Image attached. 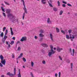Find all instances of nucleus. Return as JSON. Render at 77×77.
<instances>
[{
    "mask_svg": "<svg viewBox=\"0 0 77 77\" xmlns=\"http://www.w3.org/2000/svg\"><path fill=\"white\" fill-rule=\"evenodd\" d=\"M63 3L64 4H67V3L65 1H63Z\"/></svg>",
    "mask_w": 77,
    "mask_h": 77,
    "instance_id": "5fc2aeb1",
    "label": "nucleus"
},
{
    "mask_svg": "<svg viewBox=\"0 0 77 77\" xmlns=\"http://www.w3.org/2000/svg\"><path fill=\"white\" fill-rule=\"evenodd\" d=\"M3 36H4V33L3 32H2L0 34V37H1L2 38H3Z\"/></svg>",
    "mask_w": 77,
    "mask_h": 77,
    "instance_id": "f3484780",
    "label": "nucleus"
},
{
    "mask_svg": "<svg viewBox=\"0 0 77 77\" xmlns=\"http://www.w3.org/2000/svg\"><path fill=\"white\" fill-rule=\"evenodd\" d=\"M20 41L21 42H23V41H27V37L26 36L23 37L20 40Z\"/></svg>",
    "mask_w": 77,
    "mask_h": 77,
    "instance_id": "39448f33",
    "label": "nucleus"
},
{
    "mask_svg": "<svg viewBox=\"0 0 77 77\" xmlns=\"http://www.w3.org/2000/svg\"><path fill=\"white\" fill-rule=\"evenodd\" d=\"M17 50L19 51H20L21 50V47H19L17 48Z\"/></svg>",
    "mask_w": 77,
    "mask_h": 77,
    "instance_id": "c85d7f7f",
    "label": "nucleus"
},
{
    "mask_svg": "<svg viewBox=\"0 0 77 77\" xmlns=\"http://www.w3.org/2000/svg\"><path fill=\"white\" fill-rule=\"evenodd\" d=\"M13 17L14 16L12 14H9L8 15V17Z\"/></svg>",
    "mask_w": 77,
    "mask_h": 77,
    "instance_id": "5701e85b",
    "label": "nucleus"
},
{
    "mask_svg": "<svg viewBox=\"0 0 77 77\" xmlns=\"http://www.w3.org/2000/svg\"><path fill=\"white\" fill-rule=\"evenodd\" d=\"M47 0H41V3L43 5H45L46 4L47 2L45 1H46Z\"/></svg>",
    "mask_w": 77,
    "mask_h": 77,
    "instance_id": "9d476101",
    "label": "nucleus"
},
{
    "mask_svg": "<svg viewBox=\"0 0 77 77\" xmlns=\"http://www.w3.org/2000/svg\"><path fill=\"white\" fill-rule=\"evenodd\" d=\"M14 74H16V67L14 68Z\"/></svg>",
    "mask_w": 77,
    "mask_h": 77,
    "instance_id": "58836bf2",
    "label": "nucleus"
},
{
    "mask_svg": "<svg viewBox=\"0 0 77 77\" xmlns=\"http://www.w3.org/2000/svg\"><path fill=\"white\" fill-rule=\"evenodd\" d=\"M18 77H21V74H20V73H19L18 74Z\"/></svg>",
    "mask_w": 77,
    "mask_h": 77,
    "instance_id": "ea45409f",
    "label": "nucleus"
},
{
    "mask_svg": "<svg viewBox=\"0 0 77 77\" xmlns=\"http://www.w3.org/2000/svg\"><path fill=\"white\" fill-rule=\"evenodd\" d=\"M57 4H58V6H60V2H59V1H58L57 2Z\"/></svg>",
    "mask_w": 77,
    "mask_h": 77,
    "instance_id": "f704fd0d",
    "label": "nucleus"
},
{
    "mask_svg": "<svg viewBox=\"0 0 77 77\" xmlns=\"http://www.w3.org/2000/svg\"><path fill=\"white\" fill-rule=\"evenodd\" d=\"M53 10H54V11L55 12H56L57 11V9L56 8H54Z\"/></svg>",
    "mask_w": 77,
    "mask_h": 77,
    "instance_id": "393cba45",
    "label": "nucleus"
},
{
    "mask_svg": "<svg viewBox=\"0 0 77 77\" xmlns=\"http://www.w3.org/2000/svg\"><path fill=\"white\" fill-rule=\"evenodd\" d=\"M70 62V61H69V60H67V63H69Z\"/></svg>",
    "mask_w": 77,
    "mask_h": 77,
    "instance_id": "4d7b16f0",
    "label": "nucleus"
},
{
    "mask_svg": "<svg viewBox=\"0 0 77 77\" xmlns=\"http://www.w3.org/2000/svg\"><path fill=\"white\" fill-rule=\"evenodd\" d=\"M61 32L62 33H63V34H64V35H65V31H63V30H61Z\"/></svg>",
    "mask_w": 77,
    "mask_h": 77,
    "instance_id": "e433bc0d",
    "label": "nucleus"
},
{
    "mask_svg": "<svg viewBox=\"0 0 77 77\" xmlns=\"http://www.w3.org/2000/svg\"><path fill=\"white\" fill-rule=\"evenodd\" d=\"M0 58L1 60H3V59H4V58H3V56L2 55H0Z\"/></svg>",
    "mask_w": 77,
    "mask_h": 77,
    "instance_id": "6ab92c4d",
    "label": "nucleus"
},
{
    "mask_svg": "<svg viewBox=\"0 0 77 77\" xmlns=\"http://www.w3.org/2000/svg\"><path fill=\"white\" fill-rule=\"evenodd\" d=\"M20 41H18L17 42V44H18V43H20Z\"/></svg>",
    "mask_w": 77,
    "mask_h": 77,
    "instance_id": "0e129e2a",
    "label": "nucleus"
},
{
    "mask_svg": "<svg viewBox=\"0 0 77 77\" xmlns=\"http://www.w3.org/2000/svg\"><path fill=\"white\" fill-rule=\"evenodd\" d=\"M4 3L5 4V5H8V6H9L10 5L9 3H8V2L5 1Z\"/></svg>",
    "mask_w": 77,
    "mask_h": 77,
    "instance_id": "4be33fe9",
    "label": "nucleus"
},
{
    "mask_svg": "<svg viewBox=\"0 0 77 77\" xmlns=\"http://www.w3.org/2000/svg\"><path fill=\"white\" fill-rule=\"evenodd\" d=\"M63 11H60L59 15H62V14H63Z\"/></svg>",
    "mask_w": 77,
    "mask_h": 77,
    "instance_id": "412c9836",
    "label": "nucleus"
},
{
    "mask_svg": "<svg viewBox=\"0 0 77 77\" xmlns=\"http://www.w3.org/2000/svg\"><path fill=\"white\" fill-rule=\"evenodd\" d=\"M31 66H32V67H33L34 65V63H33V62H31Z\"/></svg>",
    "mask_w": 77,
    "mask_h": 77,
    "instance_id": "a878e982",
    "label": "nucleus"
},
{
    "mask_svg": "<svg viewBox=\"0 0 77 77\" xmlns=\"http://www.w3.org/2000/svg\"><path fill=\"white\" fill-rule=\"evenodd\" d=\"M10 30L11 32V35H14V32L12 31V28H10Z\"/></svg>",
    "mask_w": 77,
    "mask_h": 77,
    "instance_id": "2eb2a0df",
    "label": "nucleus"
},
{
    "mask_svg": "<svg viewBox=\"0 0 77 77\" xmlns=\"http://www.w3.org/2000/svg\"><path fill=\"white\" fill-rule=\"evenodd\" d=\"M73 46L75 48H76V47H75V44H74V43H73Z\"/></svg>",
    "mask_w": 77,
    "mask_h": 77,
    "instance_id": "49530a36",
    "label": "nucleus"
},
{
    "mask_svg": "<svg viewBox=\"0 0 77 77\" xmlns=\"http://www.w3.org/2000/svg\"><path fill=\"white\" fill-rule=\"evenodd\" d=\"M41 45H42V46H43V47H48V45H47L44 43L42 44Z\"/></svg>",
    "mask_w": 77,
    "mask_h": 77,
    "instance_id": "ddd939ff",
    "label": "nucleus"
},
{
    "mask_svg": "<svg viewBox=\"0 0 77 77\" xmlns=\"http://www.w3.org/2000/svg\"><path fill=\"white\" fill-rule=\"evenodd\" d=\"M2 14L4 16V17H6V14H5V13H4V12H3L2 13Z\"/></svg>",
    "mask_w": 77,
    "mask_h": 77,
    "instance_id": "79ce46f5",
    "label": "nucleus"
},
{
    "mask_svg": "<svg viewBox=\"0 0 77 77\" xmlns=\"http://www.w3.org/2000/svg\"><path fill=\"white\" fill-rule=\"evenodd\" d=\"M34 38L35 39H38V37L36 36H34Z\"/></svg>",
    "mask_w": 77,
    "mask_h": 77,
    "instance_id": "8fccbe9b",
    "label": "nucleus"
},
{
    "mask_svg": "<svg viewBox=\"0 0 77 77\" xmlns=\"http://www.w3.org/2000/svg\"><path fill=\"white\" fill-rule=\"evenodd\" d=\"M14 44V41H12L11 42V45H12Z\"/></svg>",
    "mask_w": 77,
    "mask_h": 77,
    "instance_id": "37998d69",
    "label": "nucleus"
},
{
    "mask_svg": "<svg viewBox=\"0 0 77 77\" xmlns=\"http://www.w3.org/2000/svg\"><path fill=\"white\" fill-rule=\"evenodd\" d=\"M21 2H23V5L24 6V8H23V9L24 11V12L23 14V20H24V17H25V14L26 13V14H27V9H26V6L25 5V3H24V0H22Z\"/></svg>",
    "mask_w": 77,
    "mask_h": 77,
    "instance_id": "f257e3e1",
    "label": "nucleus"
},
{
    "mask_svg": "<svg viewBox=\"0 0 77 77\" xmlns=\"http://www.w3.org/2000/svg\"><path fill=\"white\" fill-rule=\"evenodd\" d=\"M31 75V77H34V76H33V73L32 72L30 73Z\"/></svg>",
    "mask_w": 77,
    "mask_h": 77,
    "instance_id": "a19ab883",
    "label": "nucleus"
},
{
    "mask_svg": "<svg viewBox=\"0 0 77 77\" xmlns=\"http://www.w3.org/2000/svg\"><path fill=\"white\" fill-rule=\"evenodd\" d=\"M59 58L61 60H62V58L61 57V56H59Z\"/></svg>",
    "mask_w": 77,
    "mask_h": 77,
    "instance_id": "c9c22d12",
    "label": "nucleus"
},
{
    "mask_svg": "<svg viewBox=\"0 0 77 77\" xmlns=\"http://www.w3.org/2000/svg\"><path fill=\"white\" fill-rule=\"evenodd\" d=\"M62 6L64 8H65V7H66V5H65V4H63Z\"/></svg>",
    "mask_w": 77,
    "mask_h": 77,
    "instance_id": "09e8293b",
    "label": "nucleus"
},
{
    "mask_svg": "<svg viewBox=\"0 0 77 77\" xmlns=\"http://www.w3.org/2000/svg\"><path fill=\"white\" fill-rule=\"evenodd\" d=\"M5 40L4 39V38L2 39V41L4 44L5 43Z\"/></svg>",
    "mask_w": 77,
    "mask_h": 77,
    "instance_id": "473e14b6",
    "label": "nucleus"
},
{
    "mask_svg": "<svg viewBox=\"0 0 77 77\" xmlns=\"http://www.w3.org/2000/svg\"><path fill=\"white\" fill-rule=\"evenodd\" d=\"M1 63L4 65H5V64L6 63V60H1Z\"/></svg>",
    "mask_w": 77,
    "mask_h": 77,
    "instance_id": "9b49d317",
    "label": "nucleus"
},
{
    "mask_svg": "<svg viewBox=\"0 0 77 77\" xmlns=\"http://www.w3.org/2000/svg\"><path fill=\"white\" fill-rule=\"evenodd\" d=\"M66 37L67 39H70L71 41H73V39H74L75 38V35H70L69 37V35H66Z\"/></svg>",
    "mask_w": 77,
    "mask_h": 77,
    "instance_id": "f03ea898",
    "label": "nucleus"
},
{
    "mask_svg": "<svg viewBox=\"0 0 77 77\" xmlns=\"http://www.w3.org/2000/svg\"><path fill=\"white\" fill-rule=\"evenodd\" d=\"M6 13L7 14H10L11 13V9H7L6 10Z\"/></svg>",
    "mask_w": 77,
    "mask_h": 77,
    "instance_id": "6e6552de",
    "label": "nucleus"
},
{
    "mask_svg": "<svg viewBox=\"0 0 77 77\" xmlns=\"http://www.w3.org/2000/svg\"><path fill=\"white\" fill-rule=\"evenodd\" d=\"M70 66L71 69H72V67L73 66V64L72 63H71L70 64Z\"/></svg>",
    "mask_w": 77,
    "mask_h": 77,
    "instance_id": "7c9ffc66",
    "label": "nucleus"
},
{
    "mask_svg": "<svg viewBox=\"0 0 77 77\" xmlns=\"http://www.w3.org/2000/svg\"><path fill=\"white\" fill-rule=\"evenodd\" d=\"M56 53V51H49L48 52V56L49 57H51L52 54H54V53Z\"/></svg>",
    "mask_w": 77,
    "mask_h": 77,
    "instance_id": "7ed1b4c3",
    "label": "nucleus"
},
{
    "mask_svg": "<svg viewBox=\"0 0 77 77\" xmlns=\"http://www.w3.org/2000/svg\"><path fill=\"white\" fill-rule=\"evenodd\" d=\"M6 27H4V28H3V32H5V30H6Z\"/></svg>",
    "mask_w": 77,
    "mask_h": 77,
    "instance_id": "de8ad7c7",
    "label": "nucleus"
},
{
    "mask_svg": "<svg viewBox=\"0 0 77 77\" xmlns=\"http://www.w3.org/2000/svg\"><path fill=\"white\" fill-rule=\"evenodd\" d=\"M23 61H24V62H26V58H25L24 57L23 58Z\"/></svg>",
    "mask_w": 77,
    "mask_h": 77,
    "instance_id": "2f4dec72",
    "label": "nucleus"
},
{
    "mask_svg": "<svg viewBox=\"0 0 77 77\" xmlns=\"http://www.w3.org/2000/svg\"><path fill=\"white\" fill-rule=\"evenodd\" d=\"M67 5L68 6H72V5H71L69 4H67Z\"/></svg>",
    "mask_w": 77,
    "mask_h": 77,
    "instance_id": "3c124183",
    "label": "nucleus"
},
{
    "mask_svg": "<svg viewBox=\"0 0 77 77\" xmlns=\"http://www.w3.org/2000/svg\"><path fill=\"white\" fill-rule=\"evenodd\" d=\"M55 76L56 77H57V73H55Z\"/></svg>",
    "mask_w": 77,
    "mask_h": 77,
    "instance_id": "13d9d810",
    "label": "nucleus"
},
{
    "mask_svg": "<svg viewBox=\"0 0 77 77\" xmlns=\"http://www.w3.org/2000/svg\"><path fill=\"white\" fill-rule=\"evenodd\" d=\"M0 66L3 67V64H2V63H0Z\"/></svg>",
    "mask_w": 77,
    "mask_h": 77,
    "instance_id": "6e6d98bb",
    "label": "nucleus"
},
{
    "mask_svg": "<svg viewBox=\"0 0 77 77\" xmlns=\"http://www.w3.org/2000/svg\"><path fill=\"white\" fill-rule=\"evenodd\" d=\"M54 50H56V48H54Z\"/></svg>",
    "mask_w": 77,
    "mask_h": 77,
    "instance_id": "774afa93",
    "label": "nucleus"
},
{
    "mask_svg": "<svg viewBox=\"0 0 77 77\" xmlns=\"http://www.w3.org/2000/svg\"><path fill=\"white\" fill-rule=\"evenodd\" d=\"M1 8L2 9V11L3 12H5V9H4V8H3V7H1Z\"/></svg>",
    "mask_w": 77,
    "mask_h": 77,
    "instance_id": "b1692460",
    "label": "nucleus"
},
{
    "mask_svg": "<svg viewBox=\"0 0 77 77\" xmlns=\"http://www.w3.org/2000/svg\"><path fill=\"white\" fill-rule=\"evenodd\" d=\"M72 32V30L71 29H70L69 30V33H70Z\"/></svg>",
    "mask_w": 77,
    "mask_h": 77,
    "instance_id": "864d4df0",
    "label": "nucleus"
},
{
    "mask_svg": "<svg viewBox=\"0 0 77 77\" xmlns=\"http://www.w3.org/2000/svg\"><path fill=\"white\" fill-rule=\"evenodd\" d=\"M7 75H9L10 77H14V76H15V75L16 74L14 73V74H13L12 73H10V72H8L7 73Z\"/></svg>",
    "mask_w": 77,
    "mask_h": 77,
    "instance_id": "20e7f679",
    "label": "nucleus"
},
{
    "mask_svg": "<svg viewBox=\"0 0 77 77\" xmlns=\"http://www.w3.org/2000/svg\"><path fill=\"white\" fill-rule=\"evenodd\" d=\"M70 52L71 54V55H72L73 56H74V52H75V50L74 49H73L72 50L73 53H72V50H71V49H69Z\"/></svg>",
    "mask_w": 77,
    "mask_h": 77,
    "instance_id": "0eeeda50",
    "label": "nucleus"
},
{
    "mask_svg": "<svg viewBox=\"0 0 77 77\" xmlns=\"http://www.w3.org/2000/svg\"><path fill=\"white\" fill-rule=\"evenodd\" d=\"M14 20H13L12 21L13 22H14V21H16V20H17V19L15 18V16H13V19H14Z\"/></svg>",
    "mask_w": 77,
    "mask_h": 77,
    "instance_id": "a211bd4d",
    "label": "nucleus"
},
{
    "mask_svg": "<svg viewBox=\"0 0 77 77\" xmlns=\"http://www.w3.org/2000/svg\"><path fill=\"white\" fill-rule=\"evenodd\" d=\"M20 73V69H19V74Z\"/></svg>",
    "mask_w": 77,
    "mask_h": 77,
    "instance_id": "69168bd1",
    "label": "nucleus"
},
{
    "mask_svg": "<svg viewBox=\"0 0 77 77\" xmlns=\"http://www.w3.org/2000/svg\"><path fill=\"white\" fill-rule=\"evenodd\" d=\"M48 3L50 6L52 8H53V5H52L51 4H50V3Z\"/></svg>",
    "mask_w": 77,
    "mask_h": 77,
    "instance_id": "a18cd8bd",
    "label": "nucleus"
},
{
    "mask_svg": "<svg viewBox=\"0 0 77 77\" xmlns=\"http://www.w3.org/2000/svg\"><path fill=\"white\" fill-rule=\"evenodd\" d=\"M40 33H43L44 32L41 29L40 30Z\"/></svg>",
    "mask_w": 77,
    "mask_h": 77,
    "instance_id": "603ef678",
    "label": "nucleus"
},
{
    "mask_svg": "<svg viewBox=\"0 0 77 77\" xmlns=\"http://www.w3.org/2000/svg\"><path fill=\"white\" fill-rule=\"evenodd\" d=\"M6 35H4V39L6 40V38H8V36H6Z\"/></svg>",
    "mask_w": 77,
    "mask_h": 77,
    "instance_id": "bb28decb",
    "label": "nucleus"
},
{
    "mask_svg": "<svg viewBox=\"0 0 77 77\" xmlns=\"http://www.w3.org/2000/svg\"><path fill=\"white\" fill-rule=\"evenodd\" d=\"M47 21L48 24H51V21L50 20V19L49 18L48 19Z\"/></svg>",
    "mask_w": 77,
    "mask_h": 77,
    "instance_id": "f8f14e48",
    "label": "nucleus"
},
{
    "mask_svg": "<svg viewBox=\"0 0 77 77\" xmlns=\"http://www.w3.org/2000/svg\"><path fill=\"white\" fill-rule=\"evenodd\" d=\"M43 39V38H41L39 40V41H42V40Z\"/></svg>",
    "mask_w": 77,
    "mask_h": 77,
    "instance_id": "bf43d9fd",
    "label": "nucleus"
},
{
    "mask_svg": "<svg viewBox=\"0 0 77 77\" xmlns=\"http://www.w3.org/2000/svg\"><path fill=\"white\" fill-rule=\"evenodd\" d=\"M1 77H5V75H1Z\"/></svg>",
    "mask_w": 77,
    "mask_h": 77,
    "instance_id": "e2e57ef3",
    "label": "nucleus"
},
{
    "mask_svg": "<svg viewBox=\"0 0 77 77\" xmlns=\"http://www.w3.org/2000/svg\"><path fill=\"white\" fill-rule=\"evenodd\" d=\"M57 51H58V52H60L61 50H63V48H60V47L59 46H57Z\"/></svg>",
    "mask_w": 77,
    "mask_h": 77,
    "instance_id": "423d86ee",
    "label": "nucleus"
},
{
    "mask_svg": "<svg viewBox=\"0 0 77 77\" xmlns=\"http://www.w3.org/2000/svg\"><path fill=\"white\" fill-rule=\"evenodd\" d=\"M12 58H15V54H12Z\"/></svg>",
    "mask_w": 77,
    "mask_h": 77,
    "instance_id": "72a5a7b5",
    "label": "nucleus"
},
{
    "mask_svg": "<svg viewBox=\"0 0 77 77\" xmlns=\"http://www.w3.org/2000/svg\"><path fill=\"white\" fill-rule=\"evenodd\" d=\"M56 30H57V32H60L59 29L57 28H56Z\"/></svg>",
    "mask_w": 77,
    "mask_h": 77,
    "instance_id": "c756f323",
    "label": "nucleus"
},
{
    "mask_svg": "<svg viewBox=\"0 0 77 77\" xmlns=\"http://www.w3.org/2000/svg\"><path fill=\"white\" fill-rule=\"evenodd\" d=\"M61 75V72H59L58 73V76L59 77H60V75Z\"/></svg>",
    "mask_w": 77,
    "mask_h": 77,
    "instance_id": "c03bdc74",
    "label": "nucleus"
},
{
    "mask_svg": "<svg viewBox=\"0 0 77 77\" xmlns=\"http://www.w3.org/2000/svg\"><path fill=\"white\" fill-rule=\"evenodd\" d=\"M12 39L13 40H15V37H13L12 38Z\"/></svg>",
    "mask_w": 77,
    "mask_h": 77,
    "instance_id": "680f3d73",
    "label": "nucleus"
},
{
    "mask_svg": "<svg viewBox=\"0 0 77 77\" xmlns=\"http://www.w3.org/2000/svg\"><path fill=\"white\" fill-rule=\"evenodd\" d=\"M39 36L41 38H42V37H44V35L42 34V33H40L39 34Z\"/></svg>",
    "mask_w": 77,
    "mask_h": 77,
    "instance_id": "dca6fc26",
    "label": "nucleus"
},
{
    "mask_svg": "<svg viewBox=\"0 0 77 77\" xmlns=\"http://www.w3.org/2000/svg\"><path fill=\"white\" fill-rule=\"evenodd\" d=\"M50 47L51 48V50L50 51H54L53 50V46L52 45H50Z\"/></svg>",
    "mask_w": 77,
    "mask_h": 77,
    "instance_id": "4468645a",
    "label": "nucleus"
},
{
    "mask_svg": "<svg viewBox=\"0 0 77 77\" xmlns=\"http://www.w3.org/2000/svg\"><path fill=\"white\" fill-rule=\"evenodd\" d=\"M6 43L7 45H8V44H9V42H6Z\"/></svg>",
    "mask_w": 77,
    "mask_h": 77,
    "instance_id": "052dcab7",
    "label": "nucleus"
},
{
    "mask_svg": "<svg viewBox=\"0 0 77 77\" xmlns=\"http://www.w3.org/2000/svg\"><path fill=\"white\" fill-rule=\"evenodd\" d=\"M23 53L20 54V55L18 57V58H21V57H22V56H23Z\"/></svg>",
    "mask_w": 77,
    "mask_h": 77,
    "instance_id": "aec40b11",
    "label": "nucleus"
},
{
    "mask_svg": "<svg viewBox=\"0 0 77 77\" xmlns=\"http://www.w3.org/2000/svg\"><path fill=\"white\" fill-rule=\"evenodd\" d=\"M8 30L6 29L5 30V35H7V34H8Z\"/></svg>",
    "mask_w": 77,
    "mask_h": 77,
    "instance_id": "cd10ccee",
    "label": "nucleus"
},
{
    "mask_svg": "<svg viewBox=\"0 0 77 77\" xmlns=\"http://www.w3.org/2000/svg\"><path fill=\"white\" fill-rule=\"evenodd\" d=\"M45 63H46V62H45V60H43L42 61V63L43 64H44V65H45Z\"/></svg>",
    "mask_w": 77,
    "mask_h": 77,
    "instance_id": "4c0bfd02",
    "label": "nucleus"
},
{
    "mask_svg": "<svg viewBox=\"0 0 77 77\" xmlns=\"http://www.w3.org/2000/svg\"><path fill=\"white\" fill-rule=\"evenodd\" d=\"M50 38L51 40L52 41H54L53 38H54V36H53V34H50Z\"/></svg>",
    "mask_w": 77,
    "mask_h": 77,
    "instance_id": "1a4fd4ad",
    "label": "nucleus"
},
{
    "mask_svg": "<svg viewBox=\"0 0 77 77\" xmlns=\"http://www.w3.org/2000/svg\"><path fill=\"white\" fill-rule=\"evenodd\" d=\"M8 47L10 48L11 47V45L10 44L8 45Z\"/></svg>",
    "mask_w": 77,
    "mask_h": 77,
    "instance_id": "338daca9",
    "label": "nucleus"
}]
</instances>
